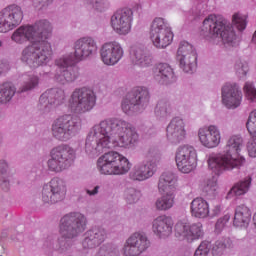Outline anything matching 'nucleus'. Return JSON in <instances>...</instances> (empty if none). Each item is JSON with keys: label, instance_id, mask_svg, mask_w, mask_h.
I'll list each match as a JSON object with an SVG mask.
<instances>
[{"label": "nucleus", "instance_id": "f257e3e1", "mask_svg": "<svg viewBox=\"0 0 256 256\" xmlns=\"http://www.w3.org/2000/svg\"><path fill=\"white\" fill-rule=\"evenodd\" d=\"M139 140L136 128L121 119H108L93 126L85 141V152L91 156H99L107 149L127 148Z\"/></svg>", "mask_w": 256, "mask_h": 256}, {"label": "nucleus", "instance_id": "f03ea898", "mask_svg": "<svg viewBox=\"0 0 256 256\" xmlns=\"http://www.w3.org/2000/svg\"><path fill=\"white\" fill-rule=\"evenodd\" d=\"M52 33V25L48 20H40L34 25L20 26L12 34V40L17 44L29 41L21 54V61L31 68L47 65L52 58L53 49L47 40Z\"/></svg>", "mask_w": 256, "mask_h": 256}, {"label": "nucleus", "instance_id": "7ed1b4c3", "mask_svg": "<svg viewBox=\"0 0 256 256\" xmlns=\"http://www.w3.org/2000/svg\"><path fill=\"white\" fill-rule=\"evenodd\" d=\"M242 144L243 140L240 136H232L222 153L208 159V167L215 175L208 176L204 180L203 190L206 193H215L218 190L217 176L222 171H232L243 165L245 159L239 154Z\"/></svg>", "mask_w": 256, "mask_h": 256}, {"label": "nucleus", "instance_id": "20e7f679", "mask_svg": "<svg viewBox=\"0 0 256 256\" xmlns=\"http://www.w3.org/2000/svg\"><path fill=\"white\" fill-rule=\"evenodd\" d=\"M97 51V44L92 37H82L74 43V56L68 54L55 60V81L65 85L74 82L79 77L78 68H69Z\"/></svg>", "mask_w": 256, "mask_h": 256}, {"label": "nucleus", "instance_id": "39448f33", "mask_svg": "<svg viewBox=\"0 0 256 256\" xmlns=\"http://www.w3.org/2000/svg\"><path fill=\"white\" fill-rule=\"evenodd\" d=\"M203 36L212 40L222 39L224 45L233 46L236 41V34L232 27L226 25V21L214 14L209 15L203 21Z\"/></svg>", "mask_w": 256, "mask_h": 256}, {"label": "nucleus", "instance_id": "423d86ee", "mask_svg": "<svg viewBox=\"0 0 256 256\" xmlns=\"http://www.w3.org/2000/svg\"><path fill=\"white\" fill-rule=\"evenodd\" d=\"M131 167L129 159L116 151L104 153L97 160V169L101 175H126Z\"/></svg>", "mask_w": 256, "mask_h": 256}, {"label": "nucleus", "instance_id": "0eeeda50", "mask_svg": "<svg viewBox=\"0 0 256 256\" xmlns=\"http://www.w3.org/2000/svg\"><path fill=\"white\" fill-rule=\"evenodd\" d=\"M87 220L81 213L74 212L64 215L60 219V247L67 248L68 240L74 239L78 233L84 232L86 229Z\"/></svg>", "mask_w": 256, "mask_h": 256}, {"label": "nucleus", "instance_id": "6e6552de", "mask_svg": "<svg viewBox=\"0 0 256 256\" xmlns=\"http://www.w3.org/2000/svg\"><path fill=\"white\" fill-rule=\"evenodd\" d=\"M158 190L164 195L156 200V210L161 212L171 210L175 205V175L171 172L163 173L159 178Z\"/></svg>", "mask_w": 256, "mask_h": 256}, {"label": "nucleus", "instance_id": "1a4fd4ad", "mask_svg": "<svg viewBox=\"0 0 256 256\" xmlns=\"http://www.w3.org/2000/svg\"><path fill=\"white\" fill-rule=\"evenodd\" d=\"M76 157V151L69 145L62 144L51 151V159L48 161L50 171L61 173L69 169Z\"/></svg>", "mask_w": 256, "mask_h": 256}, {"label": "nucleus", "instance_id": "9d476101", "mask_svg": "<svg viewBox=\"0 0 256 256\" xmlns=\"http://www.w3.org/2000/svg\"><path fill=\"white\" fill-rule=\"evenodd\" d=\"M150 102V93L145 87H136L122 101L121 108L125 114L131 115L145 109Z\"/></svg>", "mask_w": 256, "mask_h": 256}, {"label": "nucleus", "instance_id": "9b49d317", "mask_svg": "<svg viewBox=\"0 0 256 256\" xmlns=\"http://www.w3.org/2000/svg\"><path fill=\"white\" fill-rule=\"evenodd\" d=\"M173 30L164 18L157 17L150 28V39L158 49H165L173 42Z\"/></svg>", "mask_w": 256, "mask_h": 256}, {"label": "nucleus", "instance_id": "f8f14e48", "mask_svg": "<svg viewBox=\"0 0 256 256\" xmlns=\"http://www.w3.org/2000/svg\"><path fill=\"white\" fill-rule=\"evenodd\" d=\"M80 124L79 118L72 115H62L54 121L52 134L60 141H67L75 134Z\"/></svg>", "mask_w": 256, "mask_h": 256}, {"label": "nucleus", "instance_id": "ddd939ff", "mask_svg": "<svg viewBox=\"0 0 256 256\" xmlns=\"http://www.w3.org/2000/svg\"><path fill=\"white\" fill-rule=\"evenodd\" d=\"M96 95L88 88H80L72 92L69 107L74 113H85L92 110L96 105Z\"/></svg>", "mask_w": 256, "mask_h": 256}, {"label": "nucleus", "instance_id": "4468645a", "mask_svg": "<svg viewBox=\"0 0 256 256\" xmlns=\"http://www.w3.org/2000/svg\"><path fill=\"white\" fill-rule=\"evenodd\" d=\"M175 161L178 171L181 173H192L197 167L198 155L192 146H182L176 151Z\"/></svg>", "mask_w": 256, "mask_h": 256}, {"label": "nucleus", "instance_id": "2eb2a0df", "mask_svg": "<svg viewBox=\"0 0 256 256\" xmlns=\"http://www.w3.org/2000/svg\"><path fill=\"white\" fill-rule=\"evenodd\" d=\"M66 194L65 181L60 178H53L49 184L43 187L42 200L46 204H56L63 201Z\"/></svg>", "mask_w": 256, "mask_h": 256}, {"label": "nucleus", "instance_id": "dca6fc26", "mask_svg": "<svg viewBox=\"0 0 256 256\" xmlns=\"http://www.w3.org/2000/svg\"><path fill=\"white\" fill-rule=\"evenodd\" d=\"M133 20V10L130 8H123L117 10L111 16L110 24L115 33L119 35H127L131 32Z\"/></svg>", "mask_w": 256, "mask_h": 256}, {"label": "nucleus", "instance_id": "f3484780", "mask_svg": "<svg viewBox=\"0 0 256 256\" xmlns=\"http://www.w3.org/2000/svg\"><path fill=\"white\" fill-rule=\"evenodd\" d=\"M23 12L21 7L11 5L0 12V33H7L21 24Z\"/></svg>", "mask_w": 256, "mask_h": 256}, {"label": "nucleus", "instance_id": "a211bd4d", "mask_svg": "<svg viewBox=\"0 0 256 256\" xmlns=\"http://www.w3.org/2000/svg\"><path fill=\"white\" fill-rule=\"evenodd\" d=\"M175 237L179 241L193 242L203 238L204 231L201 223L189 225L187 221H178L174 228Z\"/></svg>", "mask_w": 256, "mask_h": 256}, {"label": "nucleus", "instance_id": "6ab92c4d", "mask_svg": "<svg viewBox=\"0 0 256 256\" xmlns=\"http://www.w3.org/2000/svg\"><path fill=\"white\" fill-rule=\"evenodd\" d=\"M123 46L117 41L106 42L101 46L100 57L107 66L117 65L124 57Z\"/></svg>", "mask_w": 256, "mask_h": 256}, {"label": "nucleus", "instance_id": "aec40b11", "mask_svg": "<svg viewBox=\"0 0 256 256\" xmlns=\"http://www.w3.org/2000/svg\"><path fill=\"white\" fill-rule=\"evenodd\" d=\"M177 57L184 72L190 73L196 67V51L189 42L181 41L178 48Z\"/></svg>", "mask_w": 256, "mask_h": 256}, {"label": "nucleus", "instance_id": "412c9836", "mask_svg": "<svg viewBox=\"0 0 256 256\" xmlns=\"http://www.w3.org/2000/svg\"><path fill=\"white\" fill-rule=\"evenodd\" d=\"M65 100V92L61 89H51L46 91L39 102V109L43 112H49L53 106L61 105Z\"/></svg>", "mask_w": 256, "mask_h": 256}, {"label": "nucleus", "instance_id": "4be33fe9", "mask_svg": "<svg viewBox=\"0 0 256 256\" xmlns=\"http://www.w3.org/2000/svg\"><path fill=\"white\" fill-rule=\"evenodd\" d=\"M198 137L200 143L208 149L216 148L221 142V132L218 127L214 125L200 128Z\"/></svg>", "mask_w": 256, "mask_h": 256}, {"label": "nucleus", "instance_id": "5701e85b", "mask_svg": "<svg viewBox=\"0 0 256 256\" xmlns=\"http://www.w3.org/2000/svg\"><path fill=\"white\" fill-rule=\"evenodd\" d=\"M175 222L169 215H160L152 222V231L160 239H165L173 233Z\"/></svg>", "mask_w": 256, "mask_h": 256}, {"label": "nucleus", "instance_id": "b1692460", "mask_svg": "<svg viewBox=\"0 0 256 256\" xmlns=\"http://www.w3.org/2000/svg\"><path fill=\"white\" fill-rule=\"evenodd\" d=\"M222 102L229 109H235L241 105L242 92L236 84L227 83L222 88Z\"/></svg>", "mask_w": 256, "mask_h": 256}, {"label": "nucleus", "instance_id": "393cba45", "mask_svg": "<svg viewBox=\"0 0 256 256\" xmlns=\"http://www.w3.org/2000/svg\"><path fill=\"white\" fill-rule=\"evenodd\" d=\"M130 60L134 65L147 67L152 64V58L145 47L140 44H134L130 48Z\"/></svg>", "mask_w": 256, "mask_h": 256}, {"label": "nucleus", "instance_id": "a878e982", "mask_svg": "<svg viewBox=\"0 0 256 256\" xmlns=\"http://www.w3.org/2000/svg\"><path fill=\"white\" fill-rule=\"evenodd\" d=\"M166 132L167 138L170 141L173 143H179L187 135V131L185 130V122L179 117L174 118L168 125Z\"/></svg>", "mask_w": 256, "mask_h": 256}, {"label": "nucleus", "instance_id": "bb28decb", "mask_svg": "<svg viewBox=\"0 0 256 256\" xmlns=\"http://www.w3.org/2000/svg\"><path fill=\"white\" fill-rule=\"evenodd\" d=\"M84 236L82 247L84 249H93L105 241L106 231L103 228H93L88 230Z\"/></svg>", "mask_w": 256, "mask_h": 256}, {"label": "nucleus", "instance_id": "cd10ccee", "mask_svg": "<svg viewBox=\"0 0 256 256\" xmlns=\"http://www.w3.org/2000/svg\"><path fill=\"white\" fill-rule=\"evenodd\" d=\"M155 171L156 163L146 162L135 166L133 171L130 173V178L133 179V181H146V179L153 177Z\"/></svg>", "mask_w": 256, "mask_h": 256}, {"label": "nucleus", "instance_id": "c85d7f7f", "mask_svg": "<svg viewBox=\"0 0 256 256\" xmlns=\"http://www.w3.org/2000/svg\"><path fill=\"white\" fill-rule=\"evenodd\" d=\"M190 213L196 219H207L209 217V204L202 197L193 199L190 204Z\"/></svg>", "mask_w": 256, "mask_h": 256}, {"label": "nucleus", "instance_id": "c756f323", "mask_svg": "<svg viewBox=\"0 0 256 256\" xmlns=\"http://www.w3.org/2000/svg\"><path fill=\"white\" fill-rule=\"evenodd\" d=\"M252 217L251 209L246 205H239L234 216V226L238 228L248 227Z\"/></svg>", "mask_w": 256, "mask_h": 256}, {"label": "nucleus", "instance_id": "7c9ffc66", "mask_svg": "<svg viewBox=\"0 0 256 256\" xmlns=\"http://www.w3.org/2000/svg\"><path fill=\"white\" fill-rule=\"evenodd\" d=\"M175 74L169 64H157L154 68V79L162 84L173 80Z\"/></svg>", "mask_w": 256, "mask_h": 256}, {"label": "nucleus", "instance_id": "2f4dec72", "mask_svg": "<svg viewBox=\"0 0 256 256\" xmlns=\"http://www.w3.org/2000/svg\"><path fill=\"white\" fill-rule=\"evenodd\" d=\"M129 240L141 253H144L150 247V240L144 234L134 233L129 237Z\"/></svg>", "mask_w": 256, "mask_h": 256}, {"label": "nucleus", "instance_id": "473e14b6", "mask_svg": "<svg viewBox=\"0 0 256 256\" xmlns=\"http://www.w3.org/2000/svg\"><path fill=\"white\" fill-rule=\"evenodd\" d=\"M252 178L248 176L244 181L237 183L229 192V195L243 196L245 195L251 185Z\"/></svg>", "mask_w": 256, "mask_h": 256}, {"label": "nucleus", "instance_id": "72a5a7b5", "mask_svg": "<svg viewBox=\"0 0 256 256\" xmlns=\"http://www.w3.org/2000/svg\"><path fill=\"white\" fill-rule=\"evenodd\" d=\"M15 94V88L11 83H4L0 86V104L9 102Z\"/></svg>", "mask_w": 256, "mask_h": 256}, {"label": "nucleus", "instance_id": "f704fd0d", "mask_svg": "<svg viewBox=\"0 0 256 256\" xmlns=\"http://www.w3.org/2000/svg\"><path fill=\"white\" fill-rule=\"evenodd\" d=\"M171 102L167 99L160 100L155 107V114L158 117H166L171 112Z\"/></svg>", "mask_w": 256, "mask_h": 256}, {"label": "nucleus", "instance_id": "c9c22d12", "mask_svg": "<svg viewBox=\"0 0 256 256\" xmlns=\"http://www.w3.org/2000/svg\"><path fill=\"white\" fill-rule=\"evenodd\" d=\"M23 80H24V85L20 88L21 93L30 91L35 87H37L39 84V78L38 76H34V74L29 76L27 75L23 76Z\"/></svg>", "mask_w": 256, "mask_h": 256}, {"label": "nucleus", "instance_id": "e433bc0d", "mask_svg": "<svg viewBox=\"0 0 256 256\" xmlns=\"http://www.w3.org/2000/svg\"><path fill=\"white\" fill-rule=\"evenodd\" d=\"M233 25L242 32L246 29L247 26V15L242 13H235L232 17Z\"/></svg>", "mask_w": 256, "mask_h": 256}, {"label": "nucleus", "instance_id": "4c0bfd02", "mask_svg": "<svg viewBox=\"0 0 256 256\" xmlns=\"http://www.w3.org/2000/svg\"><path fill=\"white\" fill-rule=\"evenodd\" d=\"M124 256H140L142 253L140 250L133 244V242L128 238L123 247Z\"/></svg>", "mask_w": 256, "mask_h": 256}, {"label": "nucleus", "instance_id": "58836bf2", "mask_svg": "<svg viewBox=\"0 0 256 256\" xmlns=\"http://www.w3.org/2000/svg\"><path fill=\"white\" fill-rule=\"evenodd\" d=\"M229 241H230V239H227V240H226L227 244H226L224 240H217V241L215 242V244L213 245V247H212V254H213L214 256L222 255V253L224 252V250H225L227 247H230Z\"/></svg>", "mask_w": 256, "mask_h": 256}, {"label": "nucleus", "instance_id": "ea45409f", "mask_svg": "<svg viewBox=\"0 0 256 256\" xmlns=\"http://www.w3.org/2000/svg\"><path fill=\"white\" fill-rule=\"evenodd\" d=\"M141 193L134 188H130L125 192V199L128 204H135L140 200Z\"/></svg>", "mask_w": 256, "mask_h": 256}, {"label": "nucleus", "instance_id": "a19ab883", "mask_svg": "<svg viewBox=\"0 0 256 256\" xmlns=\"http://www.w3.org/2000/svg\"><path fill=\"white\" fill-rule=\"evenodd\" d=\"M246 127L249 134L256 138V110L250 113Z\"/></svg>", "mask_w": 256, "mask_h": 256}, {"label": "nucleus", "instance_id": "79ce46f5", "mask_svg": "<svg viewBox=\"0 0 256 256\" xmlns=\"http://www.w3.org/2000/svg\"><path fill=\"white\" fill-rule=\"evenodd\" d=\"M211 244L209 241H202L194 252V256H208Z\"/></svg>", "mask_w": 256, "mask_h": 256}, {"label": "nucleus", "instance_id": "37998d69", "mask_svg": "<svg viewBox=\"0 0 256 256\" xmlns=\"http://www.w3.org/2000/svg\"><path fill=\"white\" fill-rule=\"evenodd\" d=\"M230 221V215L226 214L223 217H220L215 225V232L220 234L226 227V224Z\"/></svg>", "mask_w": 256, "mask_h": 256}, {"label": "nucleus", "instance_id": "c03bdc74", "mask_svg": "<svg viewBox=\"0 0 256 256\" xmlns=\"http://www.w3.org/2000/svg\"><path fill=\"white\" fill-rule=\"evenodd\" d=\"M244 92L248 100L256 102V88L252 83H246Z\"/></svg>", "mask_w": 256, "mask_h": 256}, {"label": "nucleus", "instance_id": "a18cd8bd", "mask_svg": "<svg viewBox=\"0 0 256 256\" xmlns=\"http://www.w3.org/2000/svg\"><path fill=\"white\" fill-rule=\"evenodd\" d=\"M89 4L98 12H103L106 9V4L103 0H89Z\"/></svg>", "mask_w": 256, "mask_h": 256}, {"label": "nucleus", "instance_id": "49530a36", "mask_svg": "<svg viewBox=\"0 0 256 256\" xmlns=\"http://www.w3.org/2000/svg\"><path fill=\"white\" fill-rule=\"evenodd\" d=\"M95 256H114V252L109 246L103 245L99 248Z\"/></svg>", "mask_w": 256, "mask_h": 256}, {"label": "nucleus", "instance_id": "de8ad7c7", "mask_svg": "<svg viewBox=\"0 0 256 256\" xmlns=\"http://www.w3.org/2000/svg\"><path fill=\"white\" fill-rule=\"evenodd\" d=\"M221 214V206L219 203H214L213 206L209 207V217L208 218H214Z\"/></svg>", "mask_w": 256, "mask_h": 256}, {"label": "nucleus", "instance_id": "09e8293b", "mask_svg": "<svg viewBox=\"0 0 256 256\" xmlns=\"http://www.w3.org/2000/svg\"><path fill=\"white\" fill-rule=\"evenodd\" d=\"M236 70H237L238 75L246 76L249 71V68H248L247 64H238Z\"/></svg>", "mask_w": 256, "mask_h": 256}, {"label": "nucleus", "instance_id": "8fccbe9b", "mask_svg": "<svg viewBox=\"0 0 256 256\" xmlns=\"http://www.w3.org/2000/svg\"><path fill=\"white\" fill-rule=\"evenodd\" d=\"M0 186L2 188L3 191L7 192L10 189V183L8 180L5 179H0Z\"/></svg>", "mask_w": 256, "mask_h": 256}, {"label": "nucleus", "instance_id": "3c124183", "mask_svg": "<svg viewBox=\"0 0 256 256\" xmlns=\"http://www.w3.org/2000/svg\"><path fill=\"white\" fill-rule=\"evenodd\" d=\"M248 151L251 157H256V142L248 145Z\"/></svg>", "mask_w": 256, "mask_h": 256}, {"label": "nucleus", "instance_id": "603ef678", "mask_svg": "<svg viewBox=\"0 0 256 256\" xmlns=\"http://www.w3.org/2000/svg\"><path fill=\"white\" fill-rule=\"evenodd\" d=\"M51 2L52 0H34V6L38 8L39 5L42 4V7H45L48 6V4Z\"/></svg>", "mask_w": 256, "mask_h": 256}, {"label": "nucleus", "instance_id": "864d4df0", "mask_svg": "<svg viewBox=\"0 0 256 256\" xmlns=\"http://www.w3.org/2000/svg\"><path fill=\"white\" fill-rule=\"evenodd\" d=\"M7 169H8V164L6 163V161L1 160L0 161V175H5V173H7Z\"/></svg>", "mask_w": 256, "mask_h": 256}, {"label": "nucleus", "instance_id": "5fc2aeb1", "mask_svg": "<svg viewBox=\"0 0 256 256\" xmlns=\"http://www.w3.org/2000/svg\"><path fill=\"white\" fill-rule=\"evenodd\" d=\"M99 186H95L94 189L91 191L90 189H86V193L89 196H95L98 194Z\"/></svg>", "mask_w": 256, "mask_h": 256}, {"label": "nucleus", "instance_id": "6e6d98bb", "mask_svg": "<svg viewBox=\"0 0 256 256\" xmlns=\"http://www.w3.org/2000/svg\"><path fill=\"white\" fill-rule=\"evenodd\" d=\"M8 70V66L6 64H3V62H0V75Z\"/></svg>", "mask_w": 256, "mask_h": 256}, {"label": "nucleus", "instance_id": "4d7b16f0", "mask_svg": "<svg viewBox=\"0 0 256 256\" xmlns=\"http://www.w3.org/2000/svg\"><path fill=\"white\" fill-rule=\"evenodd\" d=\"M252 43L256 46V31H255V33L253 35Z\"/></svg>", "mask_w": 256, "mask_h": 256}, {"label": "nucleus", "instance_id": "13d9d810", "mask_svg": "<svg viewBox=\"0 0 256 256\" xmlns=\"http://www.w3.org/2000/svg\"><path fill=\"white\" fill-rule=\"evenodd\" d=\"M253 223H254V225L256 227V213L254 214V217H253Z\"/></svg>", "mask_w": 256, "mask_h": 256}, {"label": "nucleus", "instance_id": "bf43d9fd", "mask_svg": "<svg viewBox=\"0 0 256 256\" xmlns=\"http://www.w3.org/2000/svg\"><path fill=\"white\" fill-rule=\"evenodd\" d=\"M1 45H2V41L0 40V47H1Z\"/></svg>", "mask_w": 256, "mask_h": 256}]
</instances>
